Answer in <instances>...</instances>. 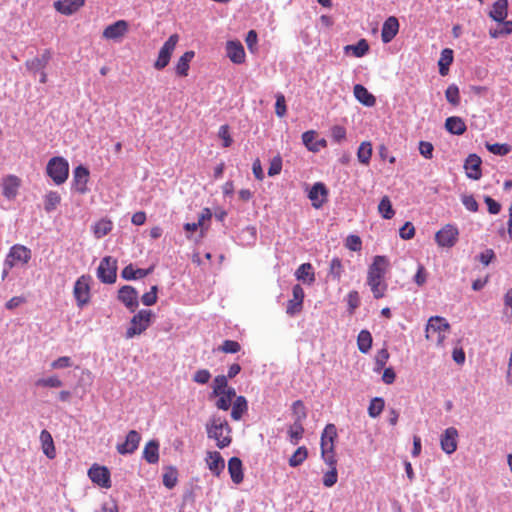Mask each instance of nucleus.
Masks as SVG:
<instances>
[{"mask_svg":"<svg viewBox=\"0 0 512 512\" xmlns=\"http://www.w3.org/2000/svg\"><path fill=\"white\" fill-rule=\"evenodd\" d=\"M389 268V260L386 256L377 255L368 268L367 283L376 299L385 295L387 284L384 281L385 274Z\"/></svg>","mask_w":512,"mask_h":512,"instance_id":"1","label":"nucleus"},{"mask_svg":"<svg viewBox=\"0 0 512 512\" xmlns=\"http://www.w3.org/2000/svg\"><path fill=\"white\" fill-rule=\"evenodd\" d=\"M231 427L224 417L212 415L206 423L207 436L216 441L220 449L228 447L232 442Z\"/></svg>","mask_w":512,"mask_h":512,"instance_id":"2","label":"nucleus"},{"mask_svg":"<svg viewBox=\"0 0 512 512\" xmlns=\"http://www.w3.org/2000/svg\"><path fill=\"white\" fill-rule=\"evenodd\" d=\"M46 172L56 185H61L68 178L69 164L63 157H53L47 163Z\"/></svg>","mask_w":512,"mask_h":512,"instance_id":"3","label":"nucleus"},{"mask_svg":"<svg viewBox=\"0 0 512 512\" xmlns=\"http://www.w3.org/2000/svg\"><path fill=\"white\" fill-rule=\"evenodd\" d=\"M152 312L150 310H140L135 314L130 322V327L127 328L125 337L131 339L136 335L143 333L151 323Z\"/></svg>","mask_w":512,"mask_h":512,"instance_id":"4","label":"nucleus"},{"mask_svg":"<svg viewBox=\"0 0 512 512\" xmlns=\"http://www.w3.org/2000/svg\"><path fill=\"white\" fill-rule=\"evenodd\" d=\"M117 261L111 256L104 257L98 268L97 277L102 283L113 284L117 277Z\"/></svg>","mask_w":512,"mask_h":512,"instance_id":"5","label":"nucleus"},{"mask_svg":"<svg viewBox=\"0 0 512 512\" xmlns=\"http://www.w3.org/2000/svg\"><path fill=\"white\" fill-rule=\"evenodd\" d=\"M449 329L450 324L446 321L445 318L440 316H433L428 320L426 326V338H433V334H437L436 341L438 344H441L445 339V335L442 333L449 331Z\"/></svg>","mask_w":512,"mask_h":512,"instance_id":"6","label":"nucleus"},{"mask_svg":"<svg viewBox=\"0 0 512 512\" xmlns=\"http://www.w3.org/2000/svg\"><path fill=\"white\" fill-rule=\"evenodd\" d=\"M179 38L177 34H172L169 39L164 43L159 51L158 58L154 63V68L157 70L164 69L170 61L171 55L176 47Z\"/></svg>","mask_w":512,"mask_h":512,"instance_id":"7","label":"nucleus"},{"mask_svg":"<svg viewBox=\"0 0 512 512\" xmlns=\"http://www.w3.org/2000/svg\"><path fill=\"white\" fill-rule=\"evenodd\" d=\"M90 276H81L74 284V297L77 301V305L82 308L89 302L90 299Z\"/></svg>","mask_w":512,"mask_h":512,"instance_id":"8","label":"nucleus"},{"mask_svg":"<svg viewBox=\"0 0 512 512\" xmlns=\"http://www.w3.org/2000/svg\"><path fill=\"white\" fill-rule=\"evenodd\" d=\"M459 231L457 227L447 224L435 234V241L441 247H452L458 240Z\"/></svg>","mask_w":512,"mask_h":512,"instance_id":"9","label":"nucleus"},{"mask_svg":"<svg viewBox=\"0 0 512 512\" xmlns=\"http://www.w3.org/2000/svg\"><path fill=\"white\" fill-rule=\"evenodd\" d=\"M91 481L102 488H110V472L107 467L94 464L88 471Z\"/></svg>","mask_w":512,"mask_h":512,"instance_id":"10","label":"nucleus"},{"mask_svg":"<svg viewBox=\"0 0 512 512\" xmlns=\"http://www.w3.org/2000/svg\"><path fill=\"white\" fill-rule=\"evenodd\" d=\"M292 296V299L288 301L286 307V313L289 316H295L296 314H299L303 309L305 293L303 288L299 284L293 286Z\"/></svg>","mask_w":512,"mask_h":512,"instance_id":"11","label":"nucleus"},{"mask_svg":"<svg viewBox=\"0 0 512 512\" xmlns=\"http://www.w3.org/2000/svg\"><path fill=\"white\" fill-rule=\"evenodd\" d=\"M51 58H52L51 50L46 49L40 55L27 60L25 62L26 69L33 75H36L38 72L45 70V68L47 67Z\"/></svg>","mask_w":512,"mask_h":512,"instance_id":"12","label":"nucleus"},{"mask_svg":"<svg viewBox=\"0 0 512 512\" xmlns=\"http://www.w3.org/2000/svg\"><path fill=\"white\" fill-rule=\"evenodd\" d=\"M118 299L121 301L131 312H134L138 305V292L130 285L122 286L118 291Z\"/></svg>","mask_w":512,"mask_h":512,"instance_id":"13","label":"nucleus"},{"mask_svg":"<svg viewBox=\"0 0 512 512\" xmlns=\"http://www.w3.org/2000/svg\"><path fill=\"white\" fill-rule=\"evenodd\" d=\"M141 435L136 430H130L124 443L118 444L116 449L121 455L134 453L140 443Z\"/></svg>","mask_w":512,"mask_h":512,"instance_id":"14","label":"nucleus"},{"mask_svg":"<svg viewBox=\"0 0 512 512\" xmlns=\"http://www.w3.org/2000/svg\"><path fill=\"white\" fill-rule=\"evenodd\" d=\"M89 170L83 165L77 166L73 171V188L80 194L87 192V183L89 180Z\"/></svg>","mask_w":512,"mask_h":512,"instance_id":"15","label":"nucleus"},{"mask_svg":"<svg viewBox=\"0 0 512 512\" xmlns=\"http://www.w3.org/2000/svg\"><path fill=\"white\" fill-rule=\"evenodd\" d=\"M226 56L234 64H243L246 58L243 45L239 41H228L226 43Z\"/></svg>","mask_w":512,"mask_h":512,"instance_id":"16","label":"nucleus"},{"mask_svg":"<svg viewBox=\"0 0 512 512\" xmlns=\"http://www.w3.org/2000/svg\"><path fill=\"white\" fill-rule=\"evenodd\" d=\"M458 431L454 427L447 428L441 435L440 444L442 450L447 454H452L457 449Z\"/></svg>","mask_w":512,"mask_h":512,"instance_id":"17","label":"nucleus"},{"mask_svg":"<svg viewBox=\"0 0 512 512\" xmlns=\"http://www.w3.org/2000/svg\"><path fill=\"white\" fill-rule=\"evenodd\" d=\"M481 158L476 154H470L464 163V169L468 178L478 180L482 176Z\"/></svg>","mask_w":512,"mask_h":512,"instance_id":"18","label":"nucleus"},{"mask_svg":"<svg viewBox=\"0 0 512 512\" xmlns=\"http://www.w3.org/2000/svg\"><path fill=\"white\" fill-rule=\"evenodd\" d=\"M86 0H57L54 8L63 15H71L84 6Z\"/></svg>","mask_w":512,"mask_h":512,"instance_id":"19","label":"nucleus"},{"mask_svg":"<svg viewBox=\"0 0 512 512\" xmlns=\"http://www.w3.org/2000/svg\"><path fill=\"white\" fill-rule=\"evenodd\" d=\"M328 191L326 186L321 183H315L309 191V199L312 201V204L315 208H320L323 203L326 201Z\"/></svg>","mask_w":512,"mask_h":512,"instance_id":"20","label":"nucleus"},{"mask_svg":"<svg viewBox=\"0 0 512 512\" xmlns=\"http://www.w3.org/2000/svg\"><path fill=\"white\" fill-rule=\"evenodd\" d=\"M336 438V426L334 424H327L321 435V450H334V442Z\"/></svg>","mask_w":512,"mask_h":512,"instance_id":"21","label":"nucleus"},{"mask_svg":"<svg viewBox=\"0 0 512 512\" xmlns=\"http://www.w3.org/2000/svg\"><path fill=\"white\" fill-rule=\"evenodd\" d=\"M228 472L233 483L240 484L243 481V465L240 458L232 457L229 459Z\"/></svg>","mask_w":512,"mask_h":512,"instance_id":"22","label":"nucleus"},{"mask_svg":"<svg viewBox=\"0 0 512 512\" xmlns=\"http://www.w3.org/2000/svg\"><path fill=\"white\" fill-rule=\"evenodd\" d=\"M206 462L211 472L216 476H219L225 467L224 459L217 451L208 452Z\"/></svg>","mask_w":512,"mask_h":512,"instance_id":"23","label":"nucleus"},{"mask_svg":"<svg viewBox=\"0 0 512 512\" xmlns=\"http://www.w3.org/2000/svg\"><path fill=\"white\" fill-rule=\"evenodd\" d=\"M508 13V1L507 0H496L492 8L489 12V16L497 21V22H503Z\"/></svg>","mask_w":512,"mask_h":512,"instance_id":"24","label":"nucleus"},{"mask_svg":"<svg viewBox=\"0 0 512 512\" xmlns=\"http://www.w3.org/2000/svg\"><path fill=\"white\" fill-rule=\"evenodd\" d=\"M445 128L453 135H462L467 129L464 120L458 116L448 117L445 121Z\"/></svg>","mask_w":512,"mask_h":512,"instance_id":"25","label":"nucleus"},{"mask_svg":"<svg viewBox=\"0 0 512 512\" xmlns=\"http://www.w3.org/2000/svg\"><path fill=\"white\" fill-rule=\"evenodd\" d=\"M153 270V267L148 269L134 268L132 264L127 265L123 268L121 272V277L125 280H134L141 279L150 274Z\"/></svg>","mask_w":512,"mask_h":512,"instance_id":"26","label":"nucleus"},{"mask_svg":"<svg viewBox=\"0 0 512 512\" xmlns=\"http://www.w3.org/2000/svg\"><path fill=\"white\" fill-rule=\"evenodd\" d=\"M143 458L149 464H156L159 461V442L150 440L144 447Z\"/></svg>","mask_w":512,"mask_h":512,"instance_id":"27","label":"nucleus"},{"mask_svg":"<svg viewBox=\"0 0 512 512\" xmlns=\"http://www.w3.org/2000/svg\"><path fill=\"white\" fill-rule=\"evenodd\" d=\"M3 195L12 199L17 195L18 188L20 186V180L14 175L7 176L3 181Z\"/></svg>","mask_w":512,"mask_h":512,"instance_id":"28","label":"nucleus"},{"mask_svg":"<svg viewBox=\"0 0 512 512\" xmlns=\"http://www.w3.org/2000/svg\"><path fill=\"white\" fill-rule=\"evenodd\" d=\"M217 397L218 399L215 403V406L219 410L227 411L232 405V400L236 399L238 396L236 395L235 388L231 387L229 389H225V391Z\"/></svg>","mask_w":512,"mask_h":512,"instance_id":"29","label":"nucleus"},{"mask_svg":"<svg viewBox=\"0 0 512 512\" xmlns=\"http://www.w3.org/2000/svg\"><path fill=\"white\" fill-rule=\"evenodd\" d=\"M297 280L311 285L315 281V274L310 263L301 264L295 272Z\"/></svg>","mask_w":512,"mask_h":512,"instance_id":"30","label":"nucleus"},{"mask_svg":"<svg viewBox=\"0 0 512 512\" xmlns=\"http://www.w3.org/2000/svg\"><path fill=\"white\" fill-rule=\"evenodd\" d=\"M9 257L13 260L27 264L31 259V251L26 246L16 244L10 248Z\"/></svg>","mask_w":512,"mask_h":512,"instance_id":"31","label":"nucleus"},{"mask_svg":"<svg viewBox=\"0 0 512 512\" xmlns=\"http://www.w3.org/2000/svg\"><path fill=\"white\" fill-rule=\"evenodd\" d=\"M40 441L42 444L43 453L49 458L53 459L56 456L54 442L51 434L47 430H42L40 433Z\"/></svg>","mask_w":512,"mask_h":512,"instance_id":"32","label":"nucleus"},{"mask_svg":"<svg viewBox=\"0 0 512 512\" xmlns=\"http://www.w3.org/2000/svg\"><path fill=\"white\" fill-rule=\"evenodd\" d=\"M354 95L356 99L367 107H371L375 104V97L361 84L354 86Z\"/></svg>","mask_w":512,"mask_h":512,"instance_id":"33","label":"nucleus"},{"mask_svg":"<svg viewBox=\"0 0 512 512\" xmlns=\"http://www.w3.org/2000/svg\"><path fill=\"white\" fill-rule=\"evenodd\" d=\"M248 410V402L244 396H238L233 402L231 410V418L235 421H239L243 414Z\"/></svg>","mask_w":512,"mask_h":512,"instance_id":"34","label":"nucleus"},{"mask_svg":"<svg viewBox=\"0 0 512 512\" xmlns=\"http://www.w3.org/2000/svg\"><path fill=\"white\" fill-rule=\"evenodd\" d=\"M453 62V50L445 48L442 50L440 59L438 61L439 73L442 76L448 74L449 66Z\"/></svg>","mask_w":512,"mask_h":512,"instance_id":"35","label":"nucleus"},{"mask_svg":"<svg viewBox=\"0 0 512 512\" xmlns=\"http://www.w3.org/2000/svg\"><path fill=\"white\" fill-rule=\"evenodd\" d=\"M194 52L193 51H187L185 52L178 60L176 64V73L179 76L185 77L188 75L189 71V63L194 58Z\"/></svg>","mask_w":512,"mask_h":512,"instance_id":"36","label":"nucleus"},{"mask_svg":"<svg viewBox=\"0 0 512 512\" xmlns=\"http://www.w3.org/2000/svg\"><path fill=\"white\" fill-rule=\"evenodd\" d=\"M344 273V267L340 258L335 257L330 261L328 277L332 280L340 282L342 274Z\"/></svg>","mask_w":512,"mask_h":512,"instance_id":"37","label":"nucleus"},{"mask_svg":"<svg viewBox=\"0 0 512 512\" xmlns=\"http://www.w3.org/2000/svg\"><path fill=\"white\" fill-rule=\"evenodd\" d=\"M358 349L362 353H367L372 346V336L368 330H361L357 337Z\"/></svg>","mask_w":512,"mask_h":512,"instance_id":"38","label":"nucleus"},{"mask_svg":"<svg viewBox=\"0 0 512 512\" xmlns=\"http://www.w3.org/2000/svg\"><path fill=\"white\" fill-rule=\"evenodd\" d=\"M61 202V197L56 191H49L44 197V209L50 213L54 211Z\"/></svg>","mask_w":512,"mask_h":512,"instance_id":"39","label":"nucleus"},{"mask_svg":"<svg viewBox=\"0 0 512 512\" xmlns=\"http://www.w3.org/2000/svg\"><path fill=\"white\" fill-rule=\"evenodd\" d=\"M378 212L384 219H392L395 215V211L392 207V203L388 196L382 197L379 205Z\"/></svg>","mask_w":512,"mask_h":512,"instance_id":"40","label":"nucleus"},{"mask_svg":"<svg viewBox=\"0 0 512 512\" xmlns=\"http://www.w3.org/2000/svg\"><path fill=\"white\" fill-rule=\"evenodd\" d=\"M316 133L315 131H306L302 134V141L304 145L308 148V150L316 152L319 150V146H324L325 141L321 140L317 143H314Z\"/></svg>","mask_w":512,"mask_h":512,"instance_id":"41","label":"nucleus"},{"mask_svg":"<svg viewBox=\"0 0 512 512\" xmlns=\"http://www.w3.org/2000/svg\"><path fill=\"white\" fill-rule=\"evenodd\" d=\"M344 50L346 53L352 52V54L355 57L359 58V57L364 56L367 53V51L369 50V45L365 39H361L355 45L345 46Z\"/></svg>","mask_w":512,"mask_h":512,"instance_id":"42","label":"nucleus"},{"mask_svg":"<svg viewBox=\"0 0 512 512\" xmlns=\"http://www.w3.org/2000/svg\"><path fill=\"white\" fill-rule=\"evenodd\" d=\"M229 388L231 386L228 385V378L225 375H218L214 378L211 396H219Z\"/></svg>","mask_w":512,"mask_h":512,"instance_id":"43","label":"nucleus"},{"mask_svg":"<svg viewBox=\"0 0 512 512\" xmlns=\"http://www.w3.org/2000/svg\"><path fill=\"white\" fill-rule=\"evenodd\" d=\"M372 155V145L370 142H362L357 151V157L362 164H369Z\"/></svg>","mask_w":512,"mask_h":512,"instance_id":"44","label":"nucleus"},{"mask_svg":"<svg viewBox=\"0 0 512 512\" xmlns=\"http://www.w3.org/2000/svg\"><path fill=\"white\" fill-rule=\"evenodd\" d=\"M308 457L307 448L304 446L298 447L293 455L289 458V465L291 467H298Z\"/></svg>","mask_w":512,"mask_h":512,"instance_id":"45","label":"nucleus"},{"mask_svg":"<svg viewBox=\"0 0 512 512\" xmlns=\"http://www.w3.org/2000/svg\"><path fill=\"white\" fill-rule=\"evenodd\" d=\"M385 406L384 400L381 397H375L370 401V405L368 407V414L372 418L378 417L383 411Z\"/></svg>","mask_w":512,"mask_h":512,"instance_id":"46","label":"nucleus"},{"mask_svg":"<svg viewBox=\"0 0 512 512\" xmlns=\"http://www.w3.org/2000/svg\"><path fill=\"white\" fill-rule=\"evenodd\" d=\"M292 413L295 422L302 423L303 420L306 419L307 411L301 400H296L295 402H293Z\"/></svg>","mask_w":512,"mask_h":512,"instance_id":"47","label":"nucleus"},{"mask_svg":"<svg viewBox=\"0 0 512 512\" xmlns=\"http://www.w3.org/2000/svg\"><path fill=\"white\" fill-rule=\"evenodd\" d=\"M112 230V222L109 220H100L93 228L96 238H102Z\"/></svg>","mask_w":512,"mask_h":512,"instance_id":"48","label":"nucleus"},{"mask_svg":"<svg viewBox=\"0 0 512 512\" xmlns=\"http://www.w3.org/2000/svg\"><path fill=\"white\" fill-rule=\"evenodd\" d=\"M37 387L59 388L63 385L58 376L53 375L47 378H40L35 382Z\"/></svg>","mask_w":512,"mask_h":512,"instance_id":"49","label":"nucleus"},{"mask_svg":"<svg viewBox=\"0 0 512 512\" xmlns=\"http://www.w3.org/2000/svg\"><path fill=\"white\" fill-rule=\"evenodd\" d=\"M445 97L447 101L453 106H458L460 103L459 88L455 84H451L445 91Z\"/></svg>","mask_w":512,"mask_h":512,"instance_id":"50","label":"nucleus"},{"mask_svg":"<svg viewBox=\"0 0 512 512\" xmlns=\"http://www.w3.org/2000/svg\"><path fill=\"white\" fill-rule=\"evenodd\" d=\"M486 148L489 152L499 155V156H505L511 151V146L508 144H500V143H486Z\"/></svg>","mask_w":512,"mask_h":512,"instance_id":"51","label":"nucleus"},{"mask_svg":"<svg viewBox=\"0 0 512 512\" xmlns=\"http://www.w3.org/2000/svg\"><path fill=\"white\" fill-rule=\"evenodd\" d=\"M218 350L223 353L235 354L241 350V346L237 341L225 340L219 347Z\"/></svg>","mask_w":512,"mask_h":512,"instance_id":"52","label":"nucleus"},{"mask_svg":"<svg viewBox=\"0 0 512 512\" xmlns=\"http://www.w3.org/2000/svg\"><path fill=\"white\" fill-rule=\"evenodd\" d=\"M303 433H304V428H303L302 423H298V422L294 421L293 425L289 429V435L291 438V442L293 444H297L298 441L302 438Z\"/></svg>","mask_w":512,"mask_h":512,"instance_id":"53","label":"nucleus"},{"mask_svg":"<svg viewBox=\"0 0 512 512\" xmlns=\"http://www.w3.org/2000/svg\"><path fill=\"white\" fill-rule=\"evenodd\" d=\"M389 359V352L383 348L379 350L375 356V371L383 369Z\"/></svg>","mask_w":512,"mask_h":512,"instance_id":"54","label":"nucleus"},{"mask_svg":"<svg viewBox=\"0 0 512 512\" xmlns=\"http://www.w3.org/2000/svg\"><path fill=\"white\" fill-rule=\"evenodd\" d=\"M338 480V472L336 467L330 468L323 476V485L332 487Z\"/></svg>","mask_w":512,"mask_h":512,"instance_id":"55","label":"nucleus"},{"mask_svg":"<svg viewBox=\"0 0 512 512\" xmlns=\"http://www.w3.org/2000/svg\"><path fill=\"white\" fill-rule=\"evenodd\" d=\"M286 101L285 97L282 93L276 94V103H275V113L278 117H283L286 115Z\"/></svg>","mask_w":512,"mask_h":512,"instance_id":"56","label":"nucleus"},{"mask_svg":"<svg viewBox=\"0 0 512 512\" xmlns=\"http://www.w3.org/2000/svg\"><path fill=\"white\" fill-rule=\"evenodd\" d=\"M130 29L129 23L125 20H118L108 25L103 32H126Z\"/></svg>","mask_w":512,"mask_h":512,"instance_id":"57","label":"nucleus"},{"mask_svg":"<svg viewBox=\"0 0 512 512\" xmlns=\"http://www.w3.org/2000/svg\"><path fill=\"white\" fill-rule=\"evenodd\" d=\"M157 292H158V287L156 285L152 286L151 290L149 292H146L142 296V298H141L142 303L145 306H151V305L155 304L157 301Z\"/></svg>","mask_w":512,"mask_h":512,"instance_id":"58","label":"nucleus"},{"mask_svg":"<svg viewBox=\"0 0 512 512\" xmlns=\"http://www.w3.org/2000/svg\"><path fill=\"white\" fill-rule=\"evenodd\" d=\"M461 201L467 210H469L471 212L478 211L479 205L473 195L464 194L461 196Z\"/></svg>","mask_w":512,"mask_h":512,"instance_id":"59","label":"nucleus"},{"mask_svg":"<svg viewBox=\"0 0 512 512\" xmlns=\"http://www.w3.org/2000/svg\"><path fill=\"white\" fill-rule=\"evenodd\" d=\"M210 378L211 373L207 369H199L193 375V381L201 385L207 384Z\"/></svg>","mask_w":512,"mask_h":512,"instance_id":"60","label":"nucleus"},{"mask_svg":"<svg viewBox=\"0 0 512 512\" xmlns=\"http://www.w3.org/2000/svg\"><path fill=\"white\" fill-rule=\"evenodd\" d=\"M504 314L509 322H512V289L507 290L504 295Z\"/></svg>","mask_w":512,"mask_h":512,"instance_id":"61","label":"nucleus"},{"mask_svg":"<svg viewBox=\"0 0 512 512\" xmlns=\"http://www.w3.org/2000/svg\"><path fill=\"white\" fill-rule=\"evenodd\" d=\"M398 30H399L398 19L394 16H390L384 22L381 32H398Z\"/></svg>","mask_w":512,"mask_h":512,"instance_id":"62","label":"nucleus"},{"mask_svg":"<svg viewBox=\"0 0 512 512\" xmlns=\"http://www.w3.org/2000/svg\"><path fill=\"white\" fill-rule=\"evenodd\" d=\"M346 247L351 251H360L362 247V241L357 235H349L346 239Z\"/></svg>","mask_w":512,"mask_h":512,"instance_id":"63","label":"nucleus"},{"mask_svg":"<svg viewBox=\"0 0 512 512\" xmlns=\"http://www.w3.org/2000/svg\"><path fill=\"white\" fill-rule=\"evenodd\" d=\"M415 228L412 223L406 222L399 230L402 239L409 240L414 237Z\"/></svg>","mask_w":512,"mask_h":512,"instance_id":"64","label":"nucleus"}]
</instances>
